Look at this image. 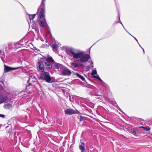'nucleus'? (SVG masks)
<instances>
[{
  "instance_id": "nucleus-13",
  "label": "nucleus",
  "mask_w": 152,
  "mask_h": 152,
  "mask_svg": "<svg viewBox=\"0 0 152 152\" xmlns=\"http://www.w3.org/2000/svg\"><path fill=\"white\" fill-rule=\"evenodd\" d=\"M4 70L5 72H8L13 70H16L19 68V67L16 68H12L5 65Z\"/></svg>"
},
{
  "instance_id": "nucleus-7",
  "label": "nucleus",
  "mask_w": 152,
  "mask_h": 152,
  "mask_svg": "<svg viewBox=\"0 0 152 152\" xmlns=\"http://www.w3.org/2000/svg\"><path fill=\"white\" fill-rule=\"evenodd\" d=\"M64 113L66 115H72L80 113V112L77 110H74L72 109H68L65 110Z\"/></svg>"
},
{
  "instance_id": "nucleus-35",
  "label": "nucleus",
  "mask_w": 152,
  "mask_h": 152,
  "mask_svg": "<svg viewBox=\"0 0 152 152\" xmlns=\"http://www.w3.org/2000/svg\"><path fill=\"white\" fill-rule=\"evenodd\" d=\"M90 65L91 66V67L92 68L94 67L93 66V63L92 61H91V63H90Z\"/></svg>"
},
{
  "instance_id": "nucleus-34",
  "label": "nucleus",
  "mask_w": 152,
  "mask_h": 152,
  "mask_svg": "<svg viewBox=\"0 0 152 152\" xmlns=\"http://www.w3.org/2000/svg\"><path fill=\"white\" fill-rule=\"evenodd\" d=\"M0 117L4 118H5V115L4 114H0Z\"/></svg>"
},
{
  "instance_id": "nucleus-31",
  "label": "nucleus",
  "mask_w": 152,
  "mask_h": 152,
  "mask_svg": "<svg viewBox=\"0 0 152 152\" xmlns=\"http://www.w3.org/2000/svg\"><path fill=\"white\" fill-rule=\"evenodd\" d=\"M23 39H22L21 40H20L18 43V45H23V44H21L20 45V43H22V42H23Z\"/></svg>"
},
{
  "instance_id": "nucleus-38",
  "label": "nucleus",
  "mask_w": 152,
  "mask_h": 152,
  "mask_svg": "<svg viewBox=\"0 0 152 152\" xmlns=\"http://www.w3.org/2000/svg\"><path fill=\"white\" fill-rule=\"evenodd\" d=\"M28 85H29V86H31L32 85V84L31 83H29Z\"/></svg>"
},
{
  "instance_id": "nucleus-42",
  "label": "nucleus",
  "mask_w": 152,
  "mask_h": 152,
  "mask_svg": "<svg viewBox=\"0 0 152 152\" xmlns=\"http://www.w3.org/2000/svg\"><path fill=\"white\" fill-rule=\"evenodd\" d=\"M143 49V53H145V52H144V49L143 48L142 49Z\"/></svg>"
},
{
  "instance_id": "nucleus-39",
  "label": "nucleus",
  "mask_w": 152,
  "mask_h": 152,
  "mask_svg": "<svg viewBox=\"0 0 152 152\" xmlns=\"http://www.w3.org/2000/svg\"><path fill=\"white\" fill-rule=\"evenodd\" d=\"M118 21H115V23H114V24H116L118 23Z\"/></svg>"
},
{
  "instance_id": "nucleus-21",
  "label": "nucleus",
  "mask_w": 152,
  "mask_h": 152,
  "mask_svg": "<svg viewBox=\"0 0 152 152\" xmlns=\"http://www.w3.org/2000/svg\"><path fill=\"white\" fill-rule=\"evenodd\" d=\"M7 99L8 98L7 96H5L2 98L1 100H0V104L5 102L7 100Z\"/></svg>"
},
{
  "instance_id": "nucleus-37",
  "label": "nucleus",
  "mask_w": 152,
  "mask_h": 152,
  "mask_svg": "<svg viewBox=\"0 0 152 152\" xmlns=\"http://www.w3.org/2000/svg\"><path fill=\"white\" fill-rule=\"evenodd\" d=\"M29 86H30L29 85H27L26 87V89H28L29 88Z\"/></svg>"
},
{
  "instance_id": "nucleus-29",
  "label": "nucleus",
  "mask_w": 152,
  "mask_h": 152,
  "mask_svg": "<svg viewBox=\"0 0 152 152\" xmlns=\"http://www.w3.org/2000/svg\"><path fill=\"white\" fill-rule=\"evenodd\" d=\"M101 109L102 110V113H104V111H106V110L102 107H100Z\"/></svg>"
},
{
  "instance_id": "nucleus-12",
  "label": "nucleus",
  "mask_w": 152,
  "mask_h": 152,
  "mask_svg": "<svg viewBox=\"0 0 152 152\" xmlns=\"http://www.w3.org/2000/svg\"><path fill=\"white\" fill-rule=\"evenodd\" d=\"M37 80L36 77L34 75H31L30 76L29 79L28 80L27 82L28 83L29 82H30L32 83H35L37 82Z\"/></svg>"
},
{
  "instance_id": "nucleus-28",
  "label": "nucleus",
  "mask_w": 152,
  "mask_h": 152,
  "mask_svg": "<svg viewBox=\"0 0 152 152\" xmlns=\"http://www.w3.org/2000/svg\"><path fill=\"white\" fill-rule=\"evenodd\" d=\"M91 74L92 75L94 76V75L97 74V72L96 70H94L92 71L91 72Z\"/></svg>"
},
{
  "instance_id": "nucleus-44",
  "label": "nucleus",
  "mask_w": 152,
  "mask_h": 152,
  "mask_svg": "<svg viewBox=\"0 0 152 152\" xmlns=\"http://www.w3.org/2000/svg\"><path fill=\"white\" fill-rule=\"evenodd\" d=\"M20 4L21 5H22L23 7V5H22V4Z\"/></svg>"
},
{
  "instance_id": "nucleus-3",
  "label": "nucleus",
  "mask_w": 152,
  "mask_h": 152,
  "mask_svg": "<svg viewBox=\"0 0 152 152\" xmlns=\"http://www.w3.org/2000/svg\"><path fill=\"white\" fill-rule=\"evenodd\" d=\"M39 78L41 80H45L48 83L52 82L51 77L49 72H42L39 77Z\"/></svg>"
},
{
  "instance_id": "nucleus-24",
  "label": "nucleus",
  "mask_w": 152,
  "mask_h": 152,
  "mask_svg": "<svg viewBox=\"0 0 152 152\" xmlns=\"http://www.w3.org/2000/svg\"><path fill=\"white\" fill-rule=\"evenodd\" d=\"M36 14H33V15L28 14V15L29 16V19L30 20H33L34 18L35 17V16Z\"/></svg>"
},
{
  "instance_id": "nucleus-43",
  "label": "nucleus",
  "mask_w": 152,
  "mask_h": 152,
  "mask_svg": "<svg viewBox=\"0 0 152 152\" xmlns=\"http://www.w3.org/2000/svg\"><path fill=\"white\" fill-rule=\"evenodd\" d=\"M2 98L1 96H0V99Z\"/></svg>"
},
{
  "instance_id": "nucleus-27",
  "label": "nucleus",
  "mask_w": 152,
  "mask_h": 152,
  "mask_svg": "<svg viewBox=\"0 0 152 152\" xmlns=\"http://www.w3.org/2000/svg\"><path fill=\"white\" fill-rule=\"evenodd\" d=\"M34 86L35 87L37 88H40L41 87V85L38 82H36L34 84Z\"/></svg>"
},
{
  "instance_id": "nucleus-25",
  "label": "nucleus",
  "mask_w": 152,
  "mask_h": 152,
  "mask_svg": "<svg viewBox=\"0 0 152 152\" xmlns=\"http://www.w3.org/2000/svg\"><path fill=\"white\" fill-rule=\"evenodd\" d=\"M70 64L74 68H76L78 66V64L77 63H74V62H71V63Z\"/></svg>"
},
{
  "instance_id": "nucleus-26",
  "label": "nucleus",
  "mask_w": 152,
  "mask_h": 152,
  "mask_svg": "<svg viewBox=\"0 0 152 152\" xmlns=\"http://www.w3.org/2000/svg\"><path fill=\"white\" fill-rule=\"evenodd\" d=\"M78 118L79 119L80 121H81L86 119V118L85 117H83L81 116H78Z\"/></svg>"
},
{
  "instance_id": "nucleus-32",
  "label": "nucleus",
  "mask_w": 152,
  "mask_h": 152,
  "mask_svg": "<svg viewBox=\"0 0 152 152\" xmlns=\"http://www.w3.org/2000/svg\"><path fill=\"white\" fill-rule=\"evenodd\" d=\"M129 34H130L131 36H132L135 39V40L137 42L138 44H139V42H138V41L137 40V39L134 37L131 34L127 31H126Z\"/></svg>"
},
{
  "instance_id": "nucleus-40",
  "label": "nucleus",
  "mask_w": 152,
  "mask_h": 152,
  "mask_svg": "<svg viewBox=\"0 0 152 152\" xmlns=\"http://www.w3.org/2000/svg\"><path fill=\"white\" fill-rule=\"evenodd\" d=\"M0 150H1V151L2 150V148H1V145H0Z\"/></svg>"
},
{
  "instance_id": "nucleus-20",
  "label": "nucleus",
  "mask_w": 152,
  "mask_h": 152,
  "mask_svg": "<svg viewBox=\"0 0 152 152\" xmlns=\"http://www.w3.org/2000/svg\"><path fill=\"white\" fill-rule=\"evenodd\" d=\"M117 18H118V23H121L122 25L123 26V28H124V29L125 30V31H127V30L126 29H125V28H124V26H123L122 23L121 22V21L120 20V14H119V12L118 13V16L117 17Z\"/></svg>"
},
{
  "instance_id": "nucleus-14",
  "label": "nucleus",
  "mask_w": 152,
  "mask_h": 152,
  "mask_svg": "<svg viewBox=\"0 0 152 152\" xmlns=\"http://www.w3.org/2000/svg\"><path fill=\"white\" fill-rule=\"evenodd\" d=\"M81 144L79 146V149L81 150V152H86L85 150V144L83 142L81 141Z\"/></svg>"
},
{
  "instance_id": "nucleus-8",
  "label": "nucleus",
  "mask_w": 152,
  "mask_h": 152,
  "mask_svg": "<svg viewBox=\"0 0 152 152\" xmlns=\"http://www.w3.org/2000/svg\"><path fill=\"white\" fill-rule=\"evenodd\" d=\"M44 63V62L42 61H40L38 62V70L42 72H44L45 68Z\"/></svg>"
},
{
  "instance_id": "nucleus-41",
  "label": "nucleus",
  "mask_w": 152,
  "mask_h": 152,
  "mask_svg": "<svg viewBox=\"0 0 152 152\" xmlns=\"http://www.w3.org/2000/svg\"><path fill=\"white\" fill-rule=\"evenodd\" d=\"M138 44L140 46L141 48L142 49L143 48L142 47L140 46V44L139 43Z\"/></svg>"
},
{
  "instance_id": "nucleus-36",
  "label": "nucleus",
  "mask_w": 152,
  "mask_h": 152,
  "mask_svg": "<svg viewBox=\"0 0 152 152\" xmlns=\"http://www.w3.org/2000/svg\"><path fill=\"white\" fill-rule=\"evenodd\" d=\"M29 86H30L29 85H27L26 87V89H28L29 88Z\"/></svg>"
},
{
  "instance_id": "nucleus-9",
  "label": "nucleus",
  "mask_w": 152,
  "mask_h": 152,
  "mask_svg": "<svg viewBox=\"0 0 152 152\" xmlns=\"http://www.w3.org/2000/svg\"><path fill=\"white\" fill-rule=\"evenodd\" d=\"M46 0H42L41 4L39 6V10H41L40 16L42 17L43 15L44 12L45 11V3Z\"/></svg>"
},
{
  "instance_id": "nucleus-16",
  "label": "nucleus",
  "mask_w": 152,
  "mask_h": 152,
  "mask_svg": "<svg viewBox=\"0 0 152 152\" xmlns=\"http://www.w3.org/2000/svg\"><path fill=\"white\" fill-rule=\"evenodd\" d=\"M75 74H76V76L78 77L79 78H80L84 82H85L86 84L87 83L86 81L85 80V78L83 76L80 75L79 74H78L77 73H76Z\"/></svg>"
},
{
  "instance_id": "nucleus-5",
  "label": "nucleus",
  "mask_w": 152,
  "mask_h": 152,
  "mask_svg": "<svg viewBox=\"0 0 152 152\" xmlns=\"http://www.w3.org/2000/svg\"><path fill=\"white\" fill-rule=\"evenodd\" d=\"M93 77L96 79L100 81V83L99 84V85H100L101 86H102L104 87L106 90H108L109 89V86L107 84L103 81L98 75L96 76H93Z\"/></svg>"
},
{
  "instance_id": "nucleus-19",
  "label": "nucleus",
  "mask_w": 152,
  "mask_h": 152,
  "mask_svg": "<svg viewBox=\"0 0 152 152\" xmlns=\"http://www.w3.org/2000/svg\"><path fill=\"white\" fill-rule=\"evenodd\" d=\"M117 18H118V23H121L122 25L123 26V28H124V29L125 30V31H127V30L126 29H125V28H124V26H123L122 23L121 22V21L120 20V14H119V12L118 13V16L117 17Z\"/></svg>"
},
{
  "instance_id": "nucleus-33",
  "label": "nucleus",
  "mask_w": 152,
  "mask_h": 152,
  "mask_svg": "<svg viewBox=\"0 0 152 152\" xmlns=\"http://www.w3.org/2000/svg\"><path fill=\"white\" fill-rule=\"evenodd\" d=\"M47 29L48 31L49 34H50V37H51V38H52V37L51 34V33L50 30V29L49 30V29Z\"/></svg>"
},
{
  "instance_id": "nucleus-2",
  "label": "nucleus",
  "mask_w": 152,
  "mask_h": 152,
  "mask_svg": "<svg viewBox=\"0 0 152 152\" xmlns=\"http://www.w3.org/2000/svg\"><path fill=\"white\" fill-rule=\"evenodd\" d=\"M39 7L38 9V11H37V15H38V18L40 19H41L43 18H44L42 20H39L38 21V23H39V26L41 27H42V28L45 27V28H46L47 29H49L50 30L49 27L48 26V25L46 22V19H45V18H44L45 16V15H44V13H45V11H44V13L43 14V15L42 16V17H41V16H40V15H40V12L41 10H40V9L39 10Z\"/></svg>"
},
{
  "instance_id": "nucleus-4",
  "label": "nucleus",
  "mask_w": 152,
  "mask_h": 152,
  "mask_svg": "<svg viewBox=\"0 0 152 152\" xmlns=\"http://www.w3.org/2000/svg\"><path fill=\"white\" fill-rule=\"evenodd\" d=\"M45 62L54 64V65L56 69H61L63 66L55 62L52 57L51 56L45 58Z\"/></svg>"
},
{
  "instance_id": "nucleus-23",
  "label": "nucleus",
  "mask_w": 152,
  "mask_h": 152,
  "mask_svg": "<svg viewBox=\"0 0 152 152\" xmlns=\"http://www.w3.org/2000/svg\"><path fill=\"white\" fill-rule=\"evenodd\" d=\"M52 47L56 51H57L58 50V46L57 44H53Z\"/></svg>"
},
{
  "instance_id": "nucleus-18",
  "label": "nucleus",
  "mask_w": 152,
  "mask_h": 152,
  "mask_svg": "<svg viewBox=\"0 0 152 152\" xmlns=\"http://www.w3.org/2000/svg\"><path fill=\"white\" fill-rule=\"evenodd\" d=\"M12 43L10 42L8 44V47L6 46L5 49L6 50L8 51L10 49H11L12 48Z\"/></svg>"
},
{
  "instance_id": "nucleus-30",
  "label": "nucleus",
  "mask_w": 152,
  "mask_h": 152,
  "mask_svg": "<svg viewBox=\"0 0 152 152\" xmlns=\"http://www.w3.org/2000/svg\"><path fill=\"white\" fill-rule=\"evenodd\" d=\"M143 128L146 131H148L150 130V128L149 127H143Z\"/></svg>"
},
{
  "instance_id": "nucleus-11",
  "label": "nucleus",
  "mask_w": 152,
  "mask_h": 152,
  "mask_svg": "<svg viewBox=\"0 0 152 152\" xmlns=\"http://www.w3.org/2000/svg\"><path fill=\"white\" fill-rule=\"evenodd\" d=\"M72 73V72L67 68L64 69L61 72L62 74L65 76H69Z\"/></svg>"
},
{
  "instance_id": "nucleus-17",
  "label": "nucleus",
  "mask_w": 152,
  "mask_h": 152,
  "mask_svg": "<svg viewBox=\"0 0 152 152\" xmlns=\"http://www.w3.org/2000/svg\"><path fill=\"white\" fill-rule=\"evenodd\" d=\"M5 55V54L4 51L2 50H0V57L3 61H4Z\"/></svg>"
},
{
  "instance_id": "nucleus-6",
  "label": "nucleus",
  "mask_w": 152,
  "mask_h": 152,
  "mask_svg": "<svg viewBox=\"0 0 152 152\" xmlns=\"http://www.w3.org/2000/svg\"><path fill=\"white\" fill-rule=\"evenodd\" d=\"M99 90H98L97 91H95L94 95L96 96H102V95L104 92V89H106L102 86H101L100 85L98 87ZM109 89H108V90Z\"/></svg>"
},
{
  "instance_id": "nucleus-1",
  "label": "nucleus",
  "mask_w": 152,
  "mask_h": 152,
  "mask_svg": "<svg viewBox=\"0 0 152 152\" xmlns=\"http://www.w3.org/2000/svg\"><path fill=\"white\" fill-rule=\"evenodd\" d=\"M66 53L71 57L70 59L74 62L79 63H85L90 58V56L88 54H85V52L79 49L70 47L66 51Z\"/></svg>"
},
{
  "instance_id": "nucleus-10",
  "label": "nucleus",
  "mask_w": 152,
  "mask_h": 152,
  "mask_svg": "<svg viewBox=\"0 0 152 152\" xmlns=\"http://www.w3.org/2000/svg\"><path fill=\"white\" fill-rule=\"evenodd\" d=\"M44 64L45 69L48 70L51 69L52 68L53 65L54 64L45 61L44 62Z\"/></svg>"
},
{
  "instance_id": "nucleus-22",
  "label": "nucleus",
  "mask_w": 152,
  "mask_h": 152,
  "mask_svg": "<svg viewBox=\"0 0 152 152\" xmlns=\"http://www.w3.org/2000/svg\"><path fill=\"white\" fill-rule=\"evenodd\" d=\"M130 131L133 134H137L138 133V130L134 129H131Z\"/></svg>"
},
{
  "instance_id": "nucleus-15",
  "label": "nucleus",
  "mask_w": 152,
  "mask_h": 152,
  "mask_svg": "<svg viewBox=\"0 0 152 152\" xmlns=\"http://www.w3.org/2000/svg\"><path fill=\"white\" fill-rule=\"evenodd\" d=\"M7 130L8 131V132L10 133L11 134L12 133V126L11 125L9 124L6 127Z\"/></svg>"
}]
</instances>
